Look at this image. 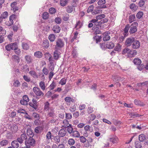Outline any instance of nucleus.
Wrapping results in <instances>:
<instances>
[{
  "mask_svg": "<svg viewBox=\"0 0 148 148\" xmlns=\"http://www.w3.org/2000/svg\"><path fill=\"white\" fill-rule=\"evenodd\" d=\"M52 30L55 33H58L60 32L61 28L59 25H56L53 27Z\"/></svg>",
  "mask_w": 148,
  "mask_h": 148,
  "instance_id": "obj_19",
  "label": "nucleus"
},
{
  "mask_svg": "<svg viewBox=\"0 0 148 148\" xmlns=\"http://www.w3.org/2000/svg\"><path fill=\"white\" fill-rule=\"evenodd\" d=\"M83 135L84 136H80L79 137L80 142L82 143H85L87 140V139L85 137H87L88 136L87 133L86 132L84 133Z\"/></svg>",
  "mask_w": 148,
  "mask_h": 148,
  "instance_id": "obj_15",
  "label": "nucleus"
},
{
  "mask_svg": "<svg viewBox=\"0 0 148 148\" xmlns=\"http://www.w3.org/2000/svg\"><path fill=\"white\" fill-rule=\"evenodd\" d=\"M135 38L133 37H129L126 39L125 42V45L127 47L130 46L134 41Z\"/></svg>",
  "mask_w": 148,
  "mask_h": 148,
  "instance_id": "obj_7",
  "label": "nucleus"
},
{
  "mask_svg": "<svg viewBox=\"0 0 148 148\" xmlns=\"http://www.w3.org/2000/svg\"><path fill=\"white\" fill-rule=\"evenodd\" d=\"M69 15L67 13L65 14L63 16L62 19L64 21H68L69 18Z\"/></svg>",
  "mask_w": 148,
  "mask_h": 148,
  "instance_id": "obj_55",
  "label": "nucleus"
},
{
  "mask_svg": "<svg viewBox=\"0 0 148 148\" xmlns=\"http://www.w3.org/2000/svg\"><path fill=\"white\" fill-rule=\"evenodd\" d=\"M49 13L47 12H45L42 14V18L45 20L49 18Z\"/></svg>",
  "mask_w": 148,
  "mask_h": 148,
  "instance_id": "obj_39",
  "label": "nucleus"
},
{
  "mask_svg": "<svg viewBox=\"0 0 148 148\" xmlns=\"http://www.w3.org/2000/svg\"><path fill=\"white\" fill-rule=\"evenodd\" d=\"M19 142L18 140L13 141L11 143V145L14 148H18L19 147Z\"/></svg>",
  "mask_w": 148,
  "mask_h": 148,
  "instance_id": "obj_20",
  "label": "nucleus"
},
{
  "mask_svg": "<svg viewBox=\"0 0 148 148\" xmlns=\"http://www.w3.org/2000/svg\"><path fill=\"white\" fill-rule=\"evenodd\" d=\"M61 53L60 52L58 51L57 49L56 50L53 52V58L55 60H58L60 57Z\"/></svg>",
  "mask_w": 148,
  "mask_h": 148,
  "instance_id": "obj_16",
  "label": "nucleus"
},
{
  "mask_svg": "<svg viewBox=\"0 0 148 148\" xmlns=\"http://www.w3.org/2000/svg\"><path fill=\"white\" fill-rule=\"evenodd\" d=\"M101 27V26H99L97 25L92 27V30L94 31L95 34L101 33V32L100 31Z\"/></svg>",
  "mask_w": 148,
  "mask_h": 148,
  "instance_id": "obj_8",
  "label": "nucleus"
},
{
  "mask_svg": "<svg viewBox=\"0 0 148 148\" xmlns=\"http://www.w3.org/2000/svg\"><path fill=\"white\" fill-rule=\"evenodd\" d=\"M133 62L136 65H138L141 63V61L140 59L137 58L134 59L133 60Z\"/></svg>",
  "mask_w": 148,
  "mask_h": 148,
  "instance_id": "obj_40",
  "label": "nucleus"
},
{
  "mask_svg": "<svg viewBox=\"0 0 148 148\" xmlns=\"http://www.w3.org/2000/svg\"><path fill=\"white\" fill-rule=\"evenodd\" d=\"M105 15L104 14H101L97 16L95 18L98 21V20H100L105 17Z\"/></svg>",
  "mask_w": 148,
  "mask_h": 148,
  "instance_id": "obj_54",
  "label": "nucleus"
},
{
  "mask_svg": "<svg viewBox=\"0 0 148 148\" xmlns=\"http://www.w3.org/2000/svg\"><path fill=\"white\" fill-rule=\"evenodd\" d=\"M55 22L57 24H60L62 22L61 19L59 17H56L55 19Z\"/></svg>",
  "mask_w": 148,
  "mask_h": 148,
  "instance_id": "obj_62",
  "label": "nucleus"
},
{
  "mask_svg": "<svg viewBox=\"0 0 148 148\" xmlns=\"http://www.w3.org/2000/svg\"><path fill=\"white\" fill-rule=\"evenodd\" d=\"M43 45L45 48H48L49 46V41L47 40H44L43 42Z\"/></svg>",
  "mask_w": 148,
  "mask_h": 148,
  "instance_id": "obj_38",
  "label": "nucleus"
},
{
  "mask_svg": "<svg viewBox=\"0 0 148 148\" xmlns=\"http://www.w3.org/2000/svg\"><path fill=\"white\" fill-rule=\"evenodd\" d=\"M112 78L114 81L116 82L123 81L124 79L123 77H121L119 76H112Z\"/></svg>",
  "mask_w": 148,
  "mask_h": 148,
  "instance_id": "obj_18",
  "label": "nucleus"
},
{
  "mask_svg": "<svg viewBox=\"0 0 148 148\" xmlns=\"http://www.w3.org/2000/svg\"><path fill=\"white\" fill-rule=\"evenodd\" d=\"M66 133V129L64 128L61 129L59 132V134L61 137L64 136Z\"/></svg>",
  "mask_w": 148,
  "mask_h": 148,
  "instance_id": "obj_22",
  "label": "nucleus"
},
{
  "mask_svg": "<svg viewBox=\"0 0 148 148\" xmlns=\"http://www.w3.org/2000/svg\"><path fill=\"white\" fill-rule=\"evenodd\" d=\"M25 58L27 64H29L32 62V59L30 56L27 55L25 56Z\"/></svg>",
  "mask_w": 148,
  "mask_h": 148,
  "instance_id": "obj_26",
  "label": "nucleus"
},
{
  "mask_svg": "<svg viewBox=\"0 0 148 148\" xmlns=\"http://www.w3.org/2000/svg\"><path fill=\"white\" fill-rule=\"evenodd\" d=\"M8 140H3L1 141L0 145L1 146H5L8 144Z\"/></svg>",
  "mask_w": 148,
  "mask_h": 148,
  "instance_id": "obj_30",
  "label": "nucleus"
},
{
  "mask_svg": "<svg viewBox=\"0 0 148 148\" xmlns=\"http://www.w3.org/2000/svg\"><path fill=\"white\" fill-rule=\"evenodd\" d=\"M140 46V42L138 40H134L132 44V47L134 49H137L139 48Z\"/></svg>",
  "mask_w": 148,
  "mask_h": 148,
  "instance_id": "obj_14",
  "label": "nucleus"
},
{
  "mask_svg": "<svg viewBox=\"0 0 148 148\" xmlns=\"http://www.w3.org/2000/svg\"><path fill=\"white\" fill-rule=\"evenodd\" d=\"M12 58L13 60L16 62L18 63L20 62V59L19 57L16 55H13L12 56Z\"/></svg>",
  "mask_w": 148,
  "mask_h": 148,
  "instance_id": "obj_34",
  "label": "nucleus"
},
{
  "mask_svg": "<svg viewBox=\"0 0 148 148\" xmlns=\"http://www.w3.org/2000/svg\"><path fill=\"white\" fill-rule=\"evenodd\" d=\"M131 49L128 48H125L122 51V54L125 55L127 58L130 57Z\"/></svg>",
  "mask_w": 148,
  "mask_h": 148,
  "instance_id": "obj_10",
  "label": "nucleus"
},
{
  "mask_svg": "<svg viewBox=\"0 0 148 148\" xmlns=\"http://www.w3.org/2000/svg\"><path fill=\"white\" fill-rule=\"evenodd\" d=\"M98 4L99 5L98 8H107L106 5H103L105 4V0H99L98 2Z\"/></svg>",
  "mask_w": 148,
  "mask_h": 148,
  "instance_id": "obj_12",
  "label": "nucleus"
},
{
  "mask_svg": "<svg viewBox=\"0 0 148 148\" xmlns=\"http://www.w3.org/2000/svg\"><path fill=\"white\" fill-rule=\"evenodd\" d=\"M80 136V134L78 131L76 130H75L74 132L73 133L72 136L75 138H79Z\"/></svg>",
  "mask_w": 148,
  "mask_h": 148,
  "instance_id": "obj_50",
  "label": "nucleus"
},
{
  "mask_svg": "<svg viewBox=\"0 0 148 148\" xmlns=\"http://www.w3.org/2000/svg\"><path fill=\"white\" fill-rule=\"evenodd\" d=\"M143 15V13L142 12L139 11L138 12L136 15V16L137 18L138 19L140 18Z\"/></svg>",
  "mask_w": 148,
  "mask_h": 148,
  "instance_id": "obj_60",
  "label": "nucleus"
},
{
  "mask_svg": "<svg viewBox=\"0 0 148 148\" xmlns=\"http://www.w3.org/2000/svg\"><path fill=\"white\" fill-rule=\"evenodd\" d=\"M56 11V10L53 8H51L49 9V12L51 14L55 13Z\"/></svg>",
  "mask_w": 148,
  "mask_h": 148,
  "instance_id": "obj_64",
  "label": "nucleus"
},
{
  "mask_svg": "<svg viewBox=\"0 0 148 148\" xmlns=\"http://www.w3.org/2000/svg\"><path fill=\"white\" fill-rule=\"evenodd\" d=\"M138 26V23L136 22L133 23L130 25L129 30L130 33L131 34L135 33L137 31V27Z\"/></svg>",
  "mask_w": 148,
  "mask_h": 148,
  "instance_id": "obj_5",
  "label": "nucleus"
},
{
  "mask_svg": "<svg viewBox=\"0 0 148 148\" xmlns=\"http://www.w3.org/2000/svg\"><path fill=\"white\" fill-rule=\"evenodd\" d=\"M66 82V79L65 78H63L61 79L59 82V84H61L62 85H65Z\"/></svg>",
  "mask_w": 148,
  "mask_h": 148,
  "instance_id": "obj_61",
  "label": "nucleus"
},
{
  "mask_svg": "<svg viewBox=\"0 0 148 148\" xmlns=\"http://www.w3.org/2000/svg\"><path fill=\"white\" fill-rule=\"evenodd\" d=\"M44 110L46 111H48L49 108V103L48 101H47L44 103Z\"/></svg>",
  "mask_w": 148,
  "mask_h": 148,
  "instance_id": "obj_31",
  "label": "nucleus"
},
{
  "mask_svg": "<svg viewBox=\"0 0 148 148\" xmlns=\"http://www.w3.org/2000/svg\"><path fill=\"white\" fill-rule=\"evenodd\" d=\"M13 84L14 86L17 87L20 86L21 83L18 80H16L14 81Z\"/></svg>",
  "mask_w": 148,
  "mask_h": 148,
  "instance_id": "obj_57",
  "label": "nucleus"
},
{
  "mask_svg": "<svg viewBox=\"0 0 148 148\" xmlns=\"http://www.w3.org/2000/svg\"><path fill=\"white\" fill-rule=\"evenodd\" d=\"M43 55L41 52L40 51H37L35 52L34 53V56L37 58H41Z\"/></svg>",
  "mask_w": 148,
  "mask_h": 148,
  "instance_id": "obj_29",
  "label": "nucleus"
},
{
  "mask_svg": "<svg viewBox=\"0 0 148 148\" xmlns=\"http://www.w3.org/2000/svg\"><path fill=\"white\" fill-rule=\"evenodd\" d=\"M68 144L70 145H73L75 143V141L73 138H69L68 141Z\"/></svg>",
  "mask_w": 148,
  "mask_h": 148,
  "instance_id": "obj_51",
  "label": "nucleus"
},
{
  "mask_svg": "<svg viewBox=\"0 0 148 148\" xmlns=\"http://www.w3.org/2000/svg\"><path fill=\"white\" fill-rule=\"evenodd\" d=\"M5 48L8 51H10L11 50H16L18 48L17 43L16 42L11 43L10 44L6 45Z\"/></svg>",
  "mask_w": 148,
  "mask_h": 148,
  "instance_id": "obj_3",
  "label": "nucleus"
},
{
  "mask_svg": "<svg viewBox=\"0 0 148 148\" xmlns=\"http://www.w3.org/2000/svg\"><path fill=\"white\" fill-rule=\"evenodd\" d=\"M17 15L15 14H13L10 16L9 18L10 20L8 21L9 23L8 24L9 26H11L13 24V20L16 19L17 17Z\"/></svg>",
  "mask_w": 148,
  "mask_h": 148,
  "instance_id": "obj_13",
  "label": "nucleus"
},
{
  "mask_svg": "<svg viewBox=\"0 0 148 148\" xmlns=\"http://www.w3.org/2000/svg\"><path fill=\"white\" fill-rule=\"evenodd\" d=\"M51 136V132L50 131L48 132L46 135V139L47 140L52 139Z\"/></svg>",
  "mask_w": 148,
  "mask_h": 148,
  "instance_id": "obj_56",
  "label": "nucleus"
},
{
  "mask_svg": "<svg viewBox=\"0 0 148 148\" xmlns=\"http://www.w3.org/2000/svg\"><path fill=\"white\" fill-rule=\"evenodd\" d=\"M84 129L86 132H91L93 130L92 127L88 125L85 126L84 127Z\"/></svg>",
  "mask_w": 148,
  "mask_h": 148,
  "instance_id": "obj_36",
  "label": "nucleus"
},
{
  "mask_svg": "<svg viewBox=\"0 0 148 148\" xmlns=\"http://www.w3.org/2000/svg\"><path fill=\"white\" fill-rule=\"evenodd\" d=\"M118 139L116 136H114L112 138H110V141L113 143H114L117 142L118 141Z\"/></svg>",
  "mask_w": 148,
  "mask_h": 148,
  "instance_id": "obj_45",
  "label": "nucleus"
},
{
  "mask_svg": "<svg viewBox=\"0 0 148 148\" xmlns=\"http://www.w3.org/2000/svg\"><path fill=\"white\" fill-rule=\"evenodd\" d=\"M11 10L14 12H15L18 10L19 7L17 6V3L16 2H14L12 3L11 5Z\"/></svg>",
  "mask_w": 148,
  "mask_h": 148,
  "instance_id": "obj_11",
  "label": "nucleus"
},
{
  "mask_svg": "<svg viewBox=\"0 0 148 148\" xmlns=\"http://www.w3.org/2000/svg\"><path fill=\"white\" fill-rule=\"evenodd\" d=\"M138 139L140 142H145V144L148 145V137L144 134H141L139 135Z\"/></svg>",
  "mask_w": 148,
  "mask_h": 148,
  "instance_id": "obj_6",
  "label": "nucleus"
},
{
  "mask_svg": "<svg viewBox=\"0 0 148 148\" xmlns=\"http://www.w3.org/2000/svg\"><path fill=\"white\" fill-rule=\"evenodd\" d=\"M54 140L56 143H58L60 141V137L59 136H56L54 137Z\"/></svg>",
  "mask_w": 148,
  "mask_h": 148,
  "instance_id": "obj_58",
  "label": "nucleus"
},
{
  "mask_svg": "<svg viewBox=\"0 0 148 148\" xmlns=\"http://www.w3.org/2000/svg\"><path fill=\"white\" fill-rule=\"evenodd\" d=\"M48 39L50 42L54 41L56 39L55 35L53 34H50L48 37Z\"/></svg>",
  "mask_w": 148,
  "mask_h": 148,
  "instance_id": "obj_32",
  "label": "nucleus"
},
{
  "mask_svg": "<svg viewBox=\"0 0 148 148\" xmlns=\"http://www.w3.org/2000/svg\"><path fill=\"white\" fill-rule=\"evenodd\" d=\"M130 7L132 11H136L138 8V7L135 5L134 3H131L130 5Z\"/></svg>",
  "mask_w": 148,
  "mask_h": 148,
  "instance_id": "obj_28",
  "label": "nucleus"
},
{
  "mask_svg": "<svg viewBox=\"0 0 148 148\" xmlns=\"http://www.w3.org/2000/svg\"><path fill=\"white\" fill-rule=\"evenodd\" d=\"M56 45L55 48L56 49H59L62 48L64 46V42L61 38H58L56 41Z\"/></svg>",
  "mask_w": 148,
  "mask_h": 148,
  "instance_id": "obj_2",
  "label": "nucleus"
},
{
  "mask_svg": "<svg viewBox=\"0 0 148 148\" xmlns=\"http://www.w3.org/2000/svg\"><path fill=\"white\" fill-rule=\"evenodd\" d=\"M134 103L135 104L138 106H143L144 105L139 100L135 99L134 101Z\"/></svg>",
  "mask_w": 148,
  "mask_h": 148,
  "instance_id": "obj_41",
  "label": "nucleus"
},
{
  "mask_svg": "<svg viewBox=\"0 0 148 148\" xmlns=\"http://www.w3.org/2000/svg\"><path fill=\"white\" fill-rule=\"evenodd\" d=\"M110 38V36L107 34L105 33L104 35V37L103 38V40L104 41L108 40Z\"/></svg>",
  "mask_w": 148,
  "mask_h": 148,
  "instance_id": "obj_53",
  "label": "nucleus"
},
{
  "mask_svg": "<svg viewBox=\"0 0 148 148\" xmlns=\"http://www.w3.org/2000/svg\"><path fill=\"white\" fill-rule=\"evenodd\" d=\"M35 140L32 138H29L28 139L25 140V144L26 146L30 148L31 146H34L35 144Z\"/></svg>",
  "mask_w": 148,
  "mask_h": 148,
  "instance_id": "obj_4",
  "label": "nucleus"
},
{
  "mask_svg": "<svg viewBox=\"0 0 148 148\" xmlns=\"http://www.w3.org/2000/svg\"><path fill=\"white\" fill-rule=\"evenodd\" d=\"M42 130V127L41 126H38L36 127L34 129L35 132L37 134L41 132Z\"/></svg>",
  "mask_w": 148,
  "mask_h": 148,
  "instance_id": "obj_35",
  "label": "nucleus"
},
{
  "mask_svg": "<svg viewBox=\"0 0 148 148\" xmlns=\"http://www.w3.org/2000/svg\"><path fill=\"white\" fill-rule=\"evenodd\" d=\"M22 47L24 50H27L29 48L28 45L26 43L23 42L22 43Z\"/></svg>",
  "mask_w": 148,
  "mask_h": 148,
  "instance_id": "obj_42",
  "label": "nucleus"
},
{
  "mask_svg": "<svg viewBox=\"0 0 148 148\" xmlns=\"http://www.w3.org/2000/svg\"><path fill=\"white\" fill-rule=\"evenodd\" d=\"M17 126L15 125H12L10 127V130L12 133H15L17 130Z\"/></svg>",
  "mask_w": 148,
  "mask_h": 148,
  "instance_id": "obj_25",
  "label": "nucleus"
},
{
  "mask_svg": "<svg viewBox=\"0 0 148 148\" xmlns=\"http://www.w3.org/2000/svg\"><path fill=\"white\" fill-rule=\"evenodd\" d=\"M76 110V108L75 105H74L70 107L69 108V110L70 112H73Z\"/></svg>",
  "mask_w": 148,
  "mask_h": 148,
  "instance_id": "obj_63",
  "label": "nucleus"
},
{
  "mask_svg": "<svg viewBox=\"0 0 148 148\" xmlns=\"http://www.w3.org/2000/svg\"><path fill=\"white\" fill-rule=\"evenodd\" d=\"M27 136L25 133H23L21 135L20 137L17 138V140L20 144H21L23 143V141L25 140H27Z\"/></svg>",
  "mask_w": 148,
  "mask_h": 148,
  "instance_id": "obj_9",
  "label": "nucleus"
},
{
  "mask_svg": "<svg viewBox=\"0 0 148 148\" xmlns=\"http://www.w3.org/2000/svg\"><path fill=\"white\" fill-rule=\"evenodd\" d=\"M64 100L67 105H69L71 104V102L73 103L75 102V100L73 98L70 97H66L64 99Z\"/></svg>",
  "mask_w": 148,
  "mask_h": 148,
  "instance_id": "obj_17",
  "label": "nucleus"
},
{
  "mask_svg": "<svg viewBox=\"0 0 148 148\" xmlns=\"http://www.w3.org/2000/svg\"><path fill=\"white\" fill-rule=\"evenodd\" d=\"M106 46L107 48L111 49L114 47V45L112 42H108L106 44Z\"/></svg>",
  "mask_w": 148,
  "mask_h": 148,
  "instance_id": "obj_23",
  "label": "nucleus"
},
{
  "mask_svg": "<svg viewBox=\"0 0 148 148\" xmlns=\"http://www.w3.org/2000/svg\"><path fill=\"white\" fill-rule=\"evenodd\" d=\"M39 86L42 90H44L45 89V84L43 82L41 81L40 82Z\"/></svg>",
  "mask_w": 148,
  "mask_h": 148,
  "instance_id": "obj_46",
  "label": "nucleus"
},
{
  "mask_svg": "<svg viewBox=\"0 0 148 148\" xmlns=\"http://www.w3.org/2000/svg\"><path fill=\"white\" fill-rule=\"evenodd\" d=\"M136 17L134 14L130 15L128 21L130 23H131L135 21Z\"/></svg>",
  "mask_w": 148,
  "mask_h": 148,
  "instance_id": "obj_24",
  "label": "nucleus"
},
{
  "mask_svg": "<svg viewBox=\"0 0 148 148\" xmlns=\"http://www.w3.org/2000/svg\"><path fill=\"white\" fill-rule=\"evenodd\" d=\"M67 132L69 134H71L72 132V130H73V129L72 125L69 124L68 126H67Z\"/></svg>",
  "mask_w": 148,
  "mask_h": 148,
  "instance_id": "obj_37",
  "label": "nucleus"
},
{
  "mask_svg": "<svg viewBox=\"0 0 148 148\" xmlns=\"http://www.w3.org/2000/svg\"><path fill=\"white\" fill-rule=\"evenodd\" d=\"M130 115L131 116V117H133V118H136L137 117H139L141 116V115L139 114L136 113H130V115Z\"/></svg>",
  "mask_w": 148,
  "mask_h": 148,
  "instance_id": "obj_59",
  "label": "nucleus"
},
{
  "mask_svg": "<svg viewBox=\"0 0 148 148\" xmlns=\"http://www.w3.org/2000/svg\"><path fill=\"white\" fill-rule=\"evenodd\" d=\"M68 3L66 0H60V5L62 6H64L66 5Z\"/></svg>",
  "mask_w": 148,
  "mask_h": 148,
  "instance_id": "obj_49",
  "label": "nucleus"
},
{
  "mask_svg": "<svg viewBox=\"0 0 148 148\" xmlns=\"http://www.w3.org/2000/svg\"><path fill=\"white\" fill-rule=\"evenodd\" d=\"M73 10V8L71 6H68L66 7V11L69 13H71Z\"/></svg>",
  "mask_w": 148,
  "mask_h": 148,
  "instance_id": "obj_43",
  "label": "nucleus"
},
{
  "mask_svg": "<svg viewBox=\"0 0 148 148\" xmlns=\"http://www.w3.org/2000/svg\"><path fill=\"white\" fill-rule=\"evenodd\" d=\"M93 38L96 41V43H98V42H99L101 41V36H99L97 35H96V36L93 37Z\"/></svg>",
  "mask_w": 148,
  "mask_h": 148,
  "instance_id": "obj_33",
  "label": "nucleus"
},
{
  "mask_svg": "<svg viewBox=\"0 0 148 148\" xmlns=\"http://www.w3.org/2000/svg\"><path fill=\"white\" fill-rule=\"evenodd\" d=\"M135 147L136 148H142V146L140 142L136 141L135 142Z\"/></svg>",
  "mask_w": 148,
  "mask_h": 148,
  "instance_id": "obj_44",
  "label": "nucleus"
},
{
  "mask_svg": "<svg viewBox=\"0 0 148 148\" xmlns=\"http://www.w3.org/2000/svg\"><path fill=\"white\" fill-rule=\"evenodd\" d=\"M29 73L34 78H37L38 76L36 72L34 71H31Z\"/></svg>",
  "mask_w": 148,
  "mask_h": 148,
  "instance_id": "obj_52",
  "label": "nucleus"
},
{
  "mask_svg": "<svg viewBox=\"0 0 148 148\" xmlns=\"http://www.w3.org/2000/svg\"><path fill=\"white\" fill-rule=\"evenodd\" d=\"M8 16V13L7 12H5L1 14L0 17L3 19L7 18Z\"/></svg>",
  "mask_w": 148,
  "mask_h": 148,
  "instance_id": "obj_47",
  "label": "nucleus"
},
{
  "mask_svg": "<svg viewBox=\"0 0 148 148\" xmlns=\"http://www.w3.org/2000/svg\"><path fill=\"white\" fill-rule=\"evenodd\" d=\"M33 90L36 95V98L40 99L44 95V93L38 87H35L33 88Z\"/></svg>",
  "mask_w": 148,
  "mask_h": 148,
  "instance_id": "obj_1",
  "label": "nucleus"
},
{
  "mask_svg": "<svg viewBox=\"0 0 148 148\" xmlns=\"http://www.w3.org/2000/svg\"><path fill=\"white\" fill-rule=\"evenodd\" d=\"M62 123L64 125L62 126L65 127V128L68 126L69 124L68 121L67 119L64 120L62 122Z\"/></svg>",
  "mask_w": 148,
  "mask_h": 148,
  "instance_id": "obj_48",
  "label": "nucleus"
},
{
  "mask_svg": "<svg viewBox=\"0 0 148 148\" xmlns=\"http://www.w3.org/2000/svg\"><path fill=\"white\" fill-rule=\"evenodd\" d=\"M87 144H86L85 146L86 147H88L90 145V143L92 142V139L91 137H88V139H87Z\"/></svg>",
  "mask_w": 148,
  "mask_h": 148,
  "instance_id": "obj_27",
  "label": "nucleus"
},
{
  "mask_svg": "<svg viewBox=\"0 0 148 148\" xmlns=\"http://www.w3.org/2000/svg\"><path fill=\"white\" fill-rule=\"evenodd\" d=\"M27 135L29 137V138H32L34 136V134L31 128H29L27 130Z\"/></svg>",
  "mask_w": 148,
  "mask_h": 148,
  "instance_id": "obj_21",
  "label": "nucleus"
}]
</instances>
